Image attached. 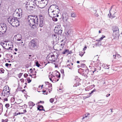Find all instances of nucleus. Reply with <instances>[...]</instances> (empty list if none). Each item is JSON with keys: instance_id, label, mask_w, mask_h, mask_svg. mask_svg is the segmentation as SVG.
Returning a JSON list of instances; mask_svg holds the SVG:
<instances>
[{"instance_id": "obj_41", "label": "nucleus", "mask_w": 122, "mask_h": 122, "mask_svg": "<svg viewBox=\"0 0 122 122\" xmlns=\"http://www.w3.org/2000/svg\"><path fill=\"white\" fill-rule=\"evenodd\" d=\"M60 71H61V74H63V75L64 76V69H61Z\"/></svg>"}, {"instance_id": "obj_12", "label": "nucleus", "mask_w": 122, "mask_h": 122, "mask_svg": "<svg viewBox=\"0 0 122 122\" xmlns=\"http://www.w3.org/2000/svg\"><path fill=\"white\" fill-rule=\"evenodd\" d=\"M101 67L100 66H99L98 65L97 66L96 68H94V70L92 71L93 73H94L95 72L96 73L98 72V70H101Z\"/></svg>"}, {"instance_id": "obj_44", "label": "nucleus", "mask_w": 122, "mask_h": 122, "mask_svg": "<svg viewBox=\"0 0 122 122\" xmlns=\"http://www.w3.org/2000/svg\"><path fill=\"white\" fill-rule=\"evenodd\" d=\"M54 101V99L53 98H51L50 100V102L51 103H53Z\"/></svg>"}, {"instance_id": "obj_64", "label": "nucleus", "mask_w": 122, "mask_h": 122, "mask_svg": "<svg viewBox=\"0 0 122 122\" xmlns=\"http://www.w3.org/2000/svg\"><path fill=\"white\" fill-rule=\"evenodd\" d=\"M54 64L55 65V68H56V67H58V65H57V64L56 65V64L55 63H54Z\"/></svg>"}, {"instance_id": "obj_53", "label": "nucleus", "mask_w": 122, "mask_h": 122, "mask_svg": "<svg viewBox=\"0 0 122 122\" xmlns=\"http://www.w3.org/2000/svg\"><path fill=\"white\" fill-rule=\"evenodd\" d=\"M20 80L23 83L24 82V80L23 78L21 79Z\"/></svg>"}, {"instance_id": "obj_34", "label": "nucleus", "mask_w": 122, "mask_h": 122, "mask_svg": "<svg viewBox=\"0 0 122 122\" xmlns=\"http://www.w3.org/2000/svg\"><path fill=\"white\" fill-rule=\"evenodd\" d=\"M39 16L40 21H41V20H44L43 16L41 15H40Z\"/></svg>"}, {"instance_id": "obj_16", "label": "nucleus", "mask_w": 122, "mask_h": 122, "mask_svg": "<svg viewBox=\"0 0 122 122\" xmlns=\"http://www.w3.org/2000/svg\"><path fill=\"white\" fill-rule=\"evenodd\" d=\"M28 104L30 107H30V109H31L32 107L35 105V104L32 102H30L28 103Z\"/></svg>"}, {"instance_id": "obj_29", "label": "nucleus", "mask_w": 122, "mask_h": 122, "mask_svg": "<svg viewBox=\"0 0 122 122\" xmlns=\"http://www.w3.org/2000/svg\"><path fill=\"white\" fill-rule=\"evenodd\" d=\"M45 84H46V86L47 85H48V86H50L52 87V84L51 83H49L48 82H45Z\"/></svg>"}, {"instance_id": "obj_60", "label": "nucleus", "mask_w": 122, "mask_h": 122, "mask_svg": "<svg viewBox=\"0 0 122 122\" xmlns=\"http://www.w3.org/2000/svg\"><path fill=\"white\" fill-rule=\"evenodd\" d=\"M44 103V102L42 101H40L39 102H38V103L39 104V103Z\"/></svg>"}, {"instance_id": "obj_18", "label": "nucleus", "mask_w": 122, "mask_h": 122, "mask_svg": "<svg viewBox=\"0 0 122 122\" xmlns=\"http://www.w3.org/2000/svg\"><path fill=\"white\" fill-rule=\"evenodd\" d=\"M10 90L8 86H5L4 88V89L3 91H4V92H7V91Z\"/></svg>"}, {"instance_id": "obj_6", "label": "nucleus", "mask_w": 122, "mask_h": 122, "mask_svg": "<svg viewBox=\"0 0 122 122\" xmlns=\"http://www.w3.org/2000/svg\"><path fill=\"white\" fill-rule=\"evenodd\" d=\"M61 28H59L57 27H55L54 29V31L55 33L58 35H61L62 33V30L61 29Z\"/></svg>"}, {"instance_id": "obj_47", "label": "nucleus", "mask_w": 122, "mask_h": 122, "mask_svg": "<svg viewBox=\"0 0 122 122\" xmlns=\"http://www.w3.org/2000/svg\"><path fill=\"white\" fill-rule=\"evenodd\" d=\"M23 74V73H20L18 75V76L19 78H20L21 76H22V74Z\"/></svg>"}, {"instance_id": "obj_20", "label": "nucleus", "mask_w": 122, "mask_h": 122, "mask_svg": "<svg viewBox=\"0 0 122 122\" xmlns=\"http://www.w3.org/2000/svg\"><path fill=\"white\" fill-rule=\"evenodd\" d=\"M35 63L36 65L38 67H39L40 66H41V65L39 63V62L38 61L36 60L35 61Z\"/></svg>"}, {"instance_id": "obj_63", "label": "nucleus", "mask_w": 122, "mask_h": 122, "mask_svg": "<svg viewBox=\"0 0 122 122\" xmlns=\"http://www.w3.org/2000/svg\"><path fill=\"white\" fill-rule=\"evenodd\" d=\"M30 70L31 71L30 72V73H32L33 72V70L32 68L30 69Z\"/></svg>"}, {"instance_id": "obj_48", "label": "nucleus", "mask_w": 122, "mask_h": 122, "mask_svg": "<svg viewBox=\"0 0 122 122\" xmlns=\"http://www.w3.org/2000/svg\"><path fill=\"white\" fill-rule=\"evenodd\" d=\"M11 54H6L5 55V56L8 58H9V57L10 56Z\"/></svg>"}, {"instance_id": "obj_26", "label": "nucleus", "mask_w": 122, "mask_h": 122, "mask_svg": "<svg viewBox=\"0 0 122 122\" xmlns=\"http://www.w3.org/2000/svg\"><path fill=\"white\" fill-rule=\"evenodd\" d=\"M105 37V36L102 35V36L101 38L97 40H96V41H100L102 40Z\"/></svg>"}, {"instance_id": "obj_10", "label": "nucleus", "mask_w": 122, "mask_h": 122, "mask_svg": "<svg viewBox=\"0 0 122 122\" xmlns=\"http://www.w3.org/2000/svg\"><path fill=\"white\" fill-rule=\"evenodd\" d=\"M15 18H14L13 17H10L7 19V20L9 23L13 26L12 23H13V21H14V20H15Z\"/></svg>"}, {"instance_id": "obj_56", "label": "nucleus", "mask_w": 122, "mask_h": 122, "mask_svg": "<svg viewBox=\"0 0 122 122\" xmlns=\"http://www.w3.org/2000/svg\"><path fill=\"white\" fill-rule=\"evenodd\" d=\"M29 66V65L28 64H27L25 65V67L26 68H28Z\"/></svg>"}, {"instance_id": "obj_24", "label": "nucleus", "mask_w": 122, "mask_h": 122, "mask_svg": "<svg viewBox=\"0 0 122 122\" xmlns=\"http://www.w3.org/2000/svg\"><path fill=\"white\" fill-rule=\"evenodd\" d=\"M83 69L80 68L78 70V72L79 74H81L83 73Z\"/></svg>"}, {"instance_id": "obj_43", "label": "nucleus", "mask_w": 122, "mask_h": 122, "mask_svg": "<svg viewBox=\"0 0 122 122\" xmlns=\"http://www.w3.org/2000/svg\"><path fill=\"white\" fill-rule=\"evenodd\" d=\"M51 7H55V8H56V7H58L57 6L55 5H51L49 8H51Z\"/></svg>"}, {"instance_id": "obj_14", "label": "nucleus", "mask_w": 122, "mask_h": 122, "mask_svg": "<svg viewBox=\"0 0 122 122\" xmlns=\"http://www.w3.org/2000/svg\"><path fill=\"white\" fill-rule=\"evenodd\" d=\"M10 90H9L7 91V92H4V91H2V95H3V94H4V95H3L5 97L6 96H7V95H8L9 94H8V93H9L10 92ZM10 93H9V95H10Z\"/></svg>"}, {"instance_id": "obj_52", "label": "nucleus", "mask_w": 122, "mask_h": 122, "mask_svg": "<svg viewBox=\"0 0 122 122\" xmlns=\"http://www.w3.org/2000/svg\"><path fill=\"white\" fill-rule=\"evenodd\" d=\"M87 46H85L84 48L83 49V50L84 51L85 50H86L87 48Z\"/></svg>"}, {"instance_id": "obj_54", "label": "nucleus", "mask_w": 122, "mask_h": 122, "mask_svg": "<svg viewBox=\"0 0 122 122\" xmlns=\"http://www.w3.org/2000/svg\"><path fill=\"white\" fill-rule=\"evenodd\" d=\"M0 45L2 46H4V45H5V43H4L1 42L0 43Z\"/></svg>"}, {"instance_id": "obj_32", "label": "nucleus", "mask_w": 122, "mask_h": 122, "mask_svg": "<svg viewBox=\"0 0 122 122\" xmlns=\"http://www.w3.org/2000/svg\"><path fill=\"white\" fill-rule=\"evenodd\" d=\"M69 51L68 49H66L64 51L62 52V54H65L66 52H68Z\"/></svg>"}, {"instance_id": "obj_13", "label": "nucleus", "mask_w": 122, "mask_h": 122, "mask_svg": "<svg viewBox=\"0 0 122 122\" xmlns=\"http://www.w3.org/2000/svg\"><path fill=\"white\" fill-rule=\"evenodd\" d=\"M37 109L38 110H39L40 111H45L43 106L41 105H38L37 106Z\"/></svg>"}, {"instance_id": "obj_57", "label": "nucleus", "mask_w": 122, "mask_h": 122, "mask_svg": "<svg viewBox=\"0 0 122 122\" xmlns=\"http://www.w3.org/2000/svg\"><path fill=\"white\" fill-rule=\"evenodd\" d=\"M17 113H16V112H15L14 113V117H13V118H14L15 117V116H16L18 115Z\"/></svg>"}, {"instance_id": "obj_46", "label": "nucleus", "mask_w": 122, "mask_h": 122, "mask_svg": "<svg viewBox=\"0 0 122 122\" xmlns=\"http://www.w3.org/2000/svg\"><path fill=\"white\" fill-rule=\"evenodd\" d=\"M2 122H7L8 121V119H6L5 120L3 119H2Z\"/></svg>"}, {"instance_id": "obj_62", "label": "nucleus", "mask_w": 122, "mask_h": 122, "mask_svg": "<svg viewBox=\"0 0 122 122\" xmlns=\"http://www.w3.org/2000/svg\"><path fill=\"white\" fill-rule=\"evenodd\" d=\"M9 64L8 63H6L5 64V66L7 67H8V66H9Z\"/></svg>"}, {"instance_id": "obj_15", "label": "nucleus", "mask_w": 122, "mask_h": 122, "mask_svg": "<svg viewBox=\"0 0 122 122\" xmlns=\"http://www.w3.org/2000/svg\"><path fill=\"white\" fill-rule=\"evenodd\" d=\"M113 58L115 59H117V58L118 59H119L121 57V56L119 54L116 53L115 55H113Z\"/></svg>"}, {"instance_id": "obj_35", "label": "nucleus", "mask_w": 122, "mask_h": 122, "mask_svg": "<svg viewBox=\"0 0 122 122\" xmlns=\"http://www.w3.org/2000/svg\"><path fill=\"white\" fill-rule=\"evenodd\" d=\"M5 71L3 68H0V73H4Z\"/></svg>"}, {"instance_id": "obj_39", "label": "nucleus", "mask_w": 122, "mask_h": 122, "mask_svg": "<svg viewBox=\"0 0 122 122\" xmlns=\"http://www.w3.org/2000/svg\"><path fill=\"white\" fill-rule=\"evenodd\" d=\"M15 100V98L12 97H11L10 99L11 101L12 102H14Z\"/></svg>"}, {"instance_id": "obj_22", "label": "nucleus", "mask_w": 122, "mask_h": 122, "mask_svg": "<svg viewBox=\"0 0 122 122\" xmlns=\"http://www.w3.org/2000/svg\"><path fill=\"white\" fill-rule=\"evenodd\" d=\"M27 10H28V13H32L34 12L33 10V9H31V8H26Z\"/></svg>"}, {"instance_id": "obj_17", "label": "nucleus", "mask_w": 122, "mask_h": 122, "mask_svg": "<svg viewBox=\"0 0 122 122\" xmlns=\"http://www.w3.org/2000/svg\"><path fill=\"white\" fill-rule=\"evenodd\" d=\"M23 5L25 6L26 8H28V7L33 8V6H31L29 3L27 2L26 4L24 3L23 4Z\"/></svg>"}, {"instance_id": "obj_58", "label": "nucleus", "mask_w": 122, "mask_h": 122, "mask_svg": "<svg viewBox=\"0 0 122 122\" xmlns=\"http://www.w3.org/2000/svg\"><path fill=\"white\" fill-rule=\"evenodd\" d=\"M22 38V37H21L20 38V39H17V41H20L21 40V39Z\"/></svg>"}, {"instance_id": "obj_21", "label": "nucleus", "mask_w": 122, "mask_h": 122, "mask_svg": "<svg viewBox=\"0 0 122 122\" xmlns=\"http://www.w3.org/2000/svg\"><path fill=\"white\" fill-rule=\"evenodd\" d=\"M36 23H34L31 26H30L32 29H36V25H35Z\"/></svg>"}, {"instance_id": "obj_19", "label": "nucleus", "mask_w": 122, "mask_h": 122, "mask_svg": "<svg viewBox=\"0 0 122 122\" xmlns=\"http://www.w3.org/2000/svg\"><path fill=\"white\" fill-rule=\"evenodd\" d=\"M44 25V20H41V21H40V24H39L40 27H42Z\"/></svg>"}, {"instance_id": "obj_25", "label": "nucleus", "mask_w": 122, "mask_h": 122, "mask_svg": "<svg viewBox=\"0 0 122 122\" xmlns=\"http://www.w3.org/2000/svg\"><path fill=\"white\" fill-rule=\"evenodd\" d=\"M95 45L97 46H99L102 45V43L100 41H98L96 42L95 44Z\"/></svg>"}, {"instance_id": "obj_37", "label": "nucleus", "mask_w": 122, "mask_h": 122, "mask_svg": "<svg viewBox=\"0 0 122 122\" xmlns=\"http://www.w3.org/2000/svg\"><path fill=\"white\" fill-rule=\"evenodd\" d=\"M50 8H49V9L48 10V13L49 12H51L52 13L53 12H54L55 11H54V10H53V11L51 9V8H50Z\"/></svg>"}, {"instance_id": "obj_3", "label": "nucleus", "mask_w": 122, "mask_h": 122, "mask_svg": "<svg viewBox=\"0 0 122 122\" xmlns=\"http://www.w3.org/2000/svg\"><path fill=\"white\" fill-rule=\"evenodd\" d=\"M112 29L113 31L112 35L114 37L116 38L117 36H118V32L119 29L118 27L116 26H113L112 27Z\"/></svg>"}, {"instance_id": "obj_51", "label": "nucleus", "mask_w": 122, "mask_h": 122, "mask_svg": "<svg viewBox=\"0 0 122 122\" xmlns=\"http://www.w3.org/2000/svg\"><path fill=\"white\" fill-rule=\"evenodd\" d=\"M97 91V90L95 89H94L93 90H92V91H91V93H92H92H93L94 92H95L96 91Z\"/></svg>"}, {"instance_id": "obj_5", "label": "nucleus", "mask_w": 122, "mask_h": 122, "mask_svg": "<svg viewBox=\"0 0 122 122\" xmlns=\"http://www.w3.org/2000/svg\"><path fill=\"white\" fill-rule=\"evenodd\" d=\"M22 12L21 9V8L17 9L14 11V13L13 14V17L14 18L15 17H17L16 16H20V13H21Z\"/></svg>"}, {"instance_id": "obj_40", "label": "nucleus", "mask_w": 122, "mask_h": 122, "mask_svg": "<svg viewBox=\"0 0 122 122\" xmlns=\"http://www.w3.org/2000/svg\"><path fill=\"white\" fill-rule=\"evenodd\" d=\"M27 81H28V83H29L31 82V80L30 79L29 77H28L27 78Z\"/></svg>"}, {"instance_id": "obj_28", "label": "nucleus", "mask_w": 122, "mask_h": 122, "mask_svg": "<svg viewBox=\"0 0 122 122\" xmlns=\"http://www.w3.org/2000/svg\"><path fill=\"white\" fill-rule=\"evenodd\" d=\"M80 85H81V84L78 81L75 84H74V85L73 86L74 87V86L77 87V86H79Z\"/></svg>"}, {"instance_id": "obj_42", "label": "nucleus", "mask_w": 122, "mask_h": 122, "mask_svg": "<svg viewBox=\"0 0 122 122\" xmlns=\"http://www.w3.org/2000/svg\"><path fill=\"white\" fill-rule=\"evenodd\" d=\"M23 119L24 120L25 122H28V120L27 118L26 117H24L23 118Z\"/></svg>"}, {"instance_id": "obj_49", "label": "nucleus", "mask_w": 122, "mask_h": 122, "mask_svg": "<svg viewBox=\"0 0 122 122\" xmlns=\"http://www.w3.org/2000/svg\"><path fill=\"white\" fill-rule=\"evenodd\" d=\"M95 15L96 17H97L99 16V15H98L97 13H96L97 11L96 10H95Z\"/></svg>"}, {"instance_id": "obj_36", "label": "nucleus", "mask_w": 122, "mask_h": 122, "mask_svg": "<svg viewBox=\"0 0 122 122\" xmlns=\"http://www.w3.org/2000/svg\"><path fill=\"white\" fill-rule=\"evenodd\" d=\"M56 76L59 79L61 77V74L60 73H58V74H56Z\"/></svg>"}, {"instance_id": "obj_59", "label": "nucleus", "mask_w": 122, "mask_h": 122, "mask_svg": "<svg viewBox=\"0 0 122 122\" xmlns=\"http://www.w3.org/2000/svg\"><path fill=\"white\" fill-rule=\"evenodd\" d=\"M52 88H51V89H48V90H49V92L50 93L51 92V91L52 90Z\"/></svg>"}, {"instance_id": "obj_8", "label": "nucleus", "mask_w": 122, "mask_h": 122, "mask_svg": "<svg viewBox=\"0 0 122 122\" xmlns=\"http://www.w3.org/2000/svg\"><path fill=\"white\" fill-rule=\"evenodd\" d=\"M68 14L66 11H64L62 14V17L63 21H67L68 18Z\"/></svg>"}, {"instance_id": "obj_27", "label": "nucleus", "mask_w": 122, "mask_h": 122, "mask_svg": "<svg viewBox=\"0 0 122 122\" xmlns=\"http://www.w3.org/2000/svg\"><path fill=\"white\" fill-rule=\"evenodd\" d=\"M58 57L57 56V58H52L54 60H53L52 59L51 60H49L50 61H51V63H53V62H56V60H57V58Z\"/></svg>"}, {"instance_id": "obj_30", "label": "nucleus", "mask_w": 122, "mask_h": 122, "mask_svg": "<svg viewBox=\"0 0 122 122\" xmlns=\"http://www.w3.org/2000/svg\"><path fill=\"white\" fill-rule=\"evenodd\" d=\"M80 67L82 68H85L86 67H87L85 64L82 63L81 64Z\"/></svg>"}, {"instance_id": "obj_61", "label": "nucleus", "mask_w": 122, "mask_h": 122, "mask_svg": "<svg viewBox=\"0 0 122 122\" xmlns=\"http://www.w3.org/2000/svg\"><path fill=\"white\" fill-rule=\"evenodd\" d=\"M72 53V51H70L68 52V54H71Z\"/></svg>"}, {"instance_id": "obj_38", "label": "nucleus", "mask_w": 122, "mask_h": 122, "mask_svg": "<svg viewBox=\"0 0 122 122\" xmlns=\"http://www.w3.org/2000/svg\"><path fill=\"white\" fill-rule=\"evenodd\" d=\"M71 16L72 17L75 18L76 17L75 14L74 13H71Z\"/></svg>"}, {"instance_id": "obj_23", "label": "nucleus", "mask_w": 122, "mask_h": 122, "mask_svg": "<svg viewBox=\"0 0 122 122\" xmlns=\"http://www.w3.org/2000/svg\"><path fill=\"white\" fill-rule=\"evenodd\" d=\"M22 89V88L20 86V85H19L18 86V87L16 90V92H17L18 91H21V89Z\"/></svg>"}, {"instance_id": "obj_50", "label": "nucleus", "mask_w": 122, "mask_h": 122, "mask_svg": "<svg viewBox=\"0 0 122 122\" xmlns=\"http://www.w3.org/2000/svg\"><path fill=\"white\" fill-rule=\"evenodd\" d=\"M24 76L25 78H26L28 76V74L26 73H25L24 74Z\"/></svg>"}, {"instance_id": "obj_55", "label": "nucleus", "mask_w": 122, "mask_h": 122, "mask_svg": "<svg viewBox=\"0 0 122 122\" xmlns=\"http://www.w3.org/2000/svg\"><path fill=\"white\" fill-rule=\"evenodd\" d=\"M1 106V107L2 108V112L3 111V105L1 103H0V107Z\"/></svg>"}, {"instance_id": "obj_2", "label": "nucleus", "mask_w": 122, "mask_h": 122, "mask_svg": "<svg viewBox=\"0 0 122 122\" xmlns=\"http://www.w3.org/2000/svg\"><path fill=\"white\" fill-rule=\"evenodd\" d=\"M38 46V41L36 39H34L31 40L29 44V48L31 50L36 49Z\"/></svg>"}, {"instance_id": "obj_33", "label": "nucleus", "mask_w": 122, "mask_h": 122, "mask_svg": "<svg viewBox=\"0 0 122 122\" xmlns=\"http://www.w3.org/2000/svg\"><path fill=\"white\" fill-rule=\"evenodd\" d=\"M50 54H49V55L47 56V58L48 59L50 57V56H51V57H52V58H52L53 57V58H55V55H54V54H53V55H52L49 56Z\"/></svg>"}, {"instance_id": "obj_7", "label": "nucleus", "mask_w": 122, "mask_h": 122, "mask_svg": "<svg viewBox=\"0 0 122 122\" xmlns=\"http://www.w3.org/2000/svg\"><path fill=\"white\" fill-rule=\"evenodd\" d=\"M83 73L81 74L82 76H84L86 78L88 77L87 75L88 74L89 71L87 67H86L83 69Z\"/></svg>"}, {"instance_id": "obj_1", "label": "nucleus", "mask_w": 122, "mask_h": 122, "mask_svg": "<svg viewBox=\"0 0 122 122\" xmlns=\"http://www.w3.org/2000/svg\"><path fill=\"white\" fill-rule=\"evenodd\" d=\"M28 25L30 26L36 23V24H38V18L37 15L33 16V15H28Z\"/></svg>"}, {"instance_id": "obj_31", "label": "nucleus", "mask_w": 122, "mask_h": 122, "mask_svg": "<svg viewBox=\"0 0 122 122\" xmlns=\"http://www.w3.org/2000/svg\"><path fill=\"white\" fill-rule=\"evenodd\" d=\"M85 52L84 51H83V52L82 51H80L79 52V55L82 57L84 55V54L85 53Z\"/></svg>"}, {"instance_id": "obj_4", "label": "nucleus", "mask_w": 122, "mask_h": 122, "mask_svg": "<svg viewBox=\"0 0 122 122\" xmlns=\"http://www.w3.org/2000/svg\"><path fill=\"white\" fill-rule=\"evenodd\" d=\"M7 27L6 24L5 23L0 24V32L2 34H4L6 31Z\"/></svg>"}, {"instance_id": "obj_9", "label": "nucleus", "mask_w": 122, "mask_h": 122, "mask_svg": "<svg viewBox=\"0 0 122 122\" xmlns=\"http://www.w3.org/2000/svg\"><path fill=\"white\" fill-rule=\"evenodd\" d=\"M15 20H14V21H13V23H12V25H14L13 26H19L20 25L19 24V21L17 19V17H15Z\"/></svg>"}, {"instance_id": "obj_11", "label": "nucleus", "mask_w": 122, "mask_h": 122, "mask_svg": "<svg viewBox=\"0 0 122 122\" xmlns=\"http://www.w3.org/2000/svg\"><path fill=\"white\" fill-rule=\"evenodd\" d=\"M53 15L52 17V20L54 21H57L58 19L56 18H55L56 17H58L59 16V15L56 14H53Z\"/></svg>"}, {"instance_id": "obj_45", "label": "nucleus", "mask_w": 122, "mask_h": 122, "mask_svg": "<svg viewBox=\"0 0 122 122\" xmlns=\"http://www.w3.org/2000/svg\"><path fill=\"white\" fill-rule=\"evenodd\" d=\"M5 107L7 108H8L9 107L10 105L9 103H7L5 104Z\"/></svg>"}]
</instances>
